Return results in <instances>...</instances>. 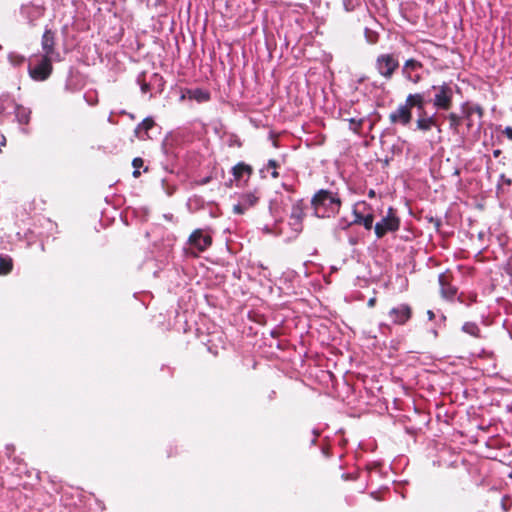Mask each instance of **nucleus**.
Listing matches in <instances>:
<instances>
[{
	"mask_svg": "<svg viewBox=\"0 0 512 512\" xmlns=\"http://www.w3.org/2000/svg\"><path fill=\"white\" fill-rule=\"evenodd\" d=\"M376 302H377V299H376L375 297H372V298H370V299L368 300L367 305H368L370 308H372V307H374V306L376 305Z\"/></svg>",
	"mask_w": 512,
	"mask_h": 512,
	"instance_id": "473e14b6",
	"label": "nucleus"
},
{
	"mask_svg": "<svg viewBox=\"0 0 512 512\" xmlns=\"http://www.w3.org/2000/svg\"><path fill=\"white\" fill-rule=\"evenodd\" d=\"M53 71L51 57L42 56L40 62L32 67H29V75L36 81H44L49 78Z\"/></svg>",
	"mask_w": 512,
	"mask_h": 512,
	"instance_id": "0eeeda50",
	"label": "nucleus"
},
{
	"mask_svg": "<svg viewBox=\"0 0 512 512\" xmlns=\"http://www.w3.org/2000/svg\"><path fill=\"white\" fill-rule=\"evenodd\" d=\"M501 153H502V152H501V150H500V149H496V150H494V151H493V156H494L495 158H498V157L501 155Z\"/></svg>",
	"mask_w": 512,
	"mask_h": 512,
	"instance_id": "72a5a7b5",
	"label": "nucleus"
},
{
	"mask_svg": "<svg viewBox=\"0 0 512 512\" xmlns=\"http://www.w3.org/2000/svg\"><path fill=\"white\" fill-rule=\"evenodd\" d=\"M389 120L392 124L407 126L412 120V111L405 103L404 105H400L394 112L390 113Z\"/></svg>",
	"mask_w": 512,
	"mask_h": 512,
	"instance_id": "9d476101",
	"label": "nucleus"
},
{
	"mask_svg": "<svg viewBox=\"0 0 512 512\" xmlns=\"http://www.w3.org/2000/svg\"><path fill=\"white\" fill-rule=\"evenodd\" d=\"M252 173H253V168L250 165L245 164L243 162L236 164L232 168V174H233L235 180H240L244 174H247L248 177H250L252 175Z\"/></svg>",
	"mask_w": 512,
	"mask_h": 512,
	"instance_id": "6ab92c4d",
	"label": "nucleus"
},
{
	"mask_svg": "<svg viewBox=\"0 0 512 512\" xmlns=\"http://www.w3.org/2000/svg\"><path fill=\"white\" fill-rule=\"evenodd\" d=\"M368 196H369L370 198L375 197V191H374V190H370V191H369V193H368Z\"/></svg>",
	"mask_w": 512,
	"mask_h": 512,
	"instance_id": "f704fd0d",
	"label": "nucleus"
},
{
	"mask_svg": "<svg viewBox=\"0 0 512 512\" xmlns=\"http://www.w3.org/2000/svg\"><path fill=\"white\" fill-rule=\"evenodd\" d=\"M350 122H351V124H356L357 125V127L354 128V131L355 132H359V130L361 129V127L363 125V120L360 119V120L356 121L355 119H351Z\"/></svg>",
	"mask_w": 512,
	"mask_h": 512,
	"instance_id": "7c9ffc66",
	"label": "nucleus"
},
{
	"mask_svg": "<svg viewBox=\"0 0 512 512\" xmlns=\"http://www.w3.org/2000/svg\"><path fill=\"white\" fill-rule=\"evenodd\" d=\"M341 205L339 195L327 189H320L311 199V206L317 217L334 216L340 211Z\"/></svg>",
	"mask_w": 512,
	"mask_h": 512,
	"instance_id": "f257e3e1",
	"label": "nucleus"
},
{
	"mask_svg": "<svg viewBox=\"0 0 512 512\" xmlns=\"http://www.w3.org/2000/svg\"><path fill=\"white\" fill-rule=\"evenodd\" d=\"M406 105L412 111L413 108H423L427 104L424 93L409 94L405 100Z\"/></svg>",
	"mask_w": 512,
	"mask_h": 512,
	"instance_id": "ddd939ff",
	"label": "nucleus"
},
{
	"mask_svg": "<svg viewBox=\"0 0 512 512\" xmlns=\"http://www.w3.org/2000/svg\"><path fill=\"white\" fill-rule=\"evenodd\" d=\"M453 279V274L450 271L441 273L438 277L440 294L442 298L448 301H452L456 297L458 292L457 287L452 284Z\"/></svg>",
	"mask_w": 512,
	"mask_h": 512,
	"instance_id": "6e6552de",
	"label": "nucleus"
},
{
	"mask_svg": "<svg viewBox=\"0 0 512 512\" xmlns=\"http://www.w3.org/2000/svg\"><path fill=\"white\" fill-rule=\"evenodd\" d=\"M462 330L465 333H467L473 337H476V338L480 337V329H479L478 325L473 322H466L463 325Z\"/></svg>",
	"mask_w": 512,
	"mask_h": 512,
	"instance_id": "5701e85b",
	"label": "nucleus"
},
{
	"mask_svg": "<svg viewBox=\"0 0 512 512\" xmlns=\"http://www.w3.org/2000/svg\"><path fill=\"white\" fill-rule=\"evenodd\" d=\"M147 88H148V85H147V84H145V85H143V86H142V90H143V91H146V89H147Z\"/></svg>",
	"mask_w": 512,
	"mask_h": 512,
	"instance_id": "4c0bfd02",
	"label": "nucleus"
},
{
	"mask_svg": "<svg viewBox=\"0 0 512 512\" xmlns=\"http://www.w3.org/2000/svg\"><path fill=\"white\" fill-rule=\"evenodd\" d=\"M445 118L449 122V129L454 134H460V126H461L462 121H463V116L462 115H458L455 112H450L449 114H447L445 116Z\"/></svg>",
	"mask_w": 512,
	"mask_h": 512,
	"instance_id": "a211bd4d",
	"label": "nucleus"
},
{
	"mask_svg": "<svg viewBox=\"0 0 512 512\" xmlns=\"http://www.w3.org/2000/svg\"><path fill=\"white\" fill-rule=\"evenodd\" d=\"M5 139L2 137L0 138V146L4 144Z\"/></svg>",
	"mask_w": 512,
	"mask_h": 512,
	"instance_id": "58836bf2",
	"label": "nucleus"
},
{
	"mask_svg": "<svg viewBox=\"0 0 512 512\" xmlns=\"http://www.w3.org/2000/svg\"><path fill=\"white\" fill-rule=\"evenodd\" d=\"M423 69L422 62L414 59L409 58L407 59L401 69L403 77L413 84H419L423 77L421 74V70Z\"/></svg>",
	"mask_w": 512,
	"mask_h": 512,
	"instance_id": "39448f33",
	"label": "nucleus"
},
{
	"mask_svg": "<svg viewBox=\"0 0 512 512\" xmlns=\"http://www.w3.org/2000/svg\"><path fill=\"white\" fill-rule=\"evenodd\" d=\"M416 110H417V118H428V117H431V115H429L428 112L426 111L425 107L419 108V109H416Z\"/></svg>",
	"mask_w": 512,
	"mask_h": 512,
	"instance_id": "c756f323",
	"label": "nucleus"
},
{
	"mask_svg": "<svg viewBox=\"0 0 512 512\" xmlns=\"http://www.w3.org/2000/svg\"><path fill=\"white\" fill-rule=\"evenodd\" d=\"M212 237L204 234L202 229H195L189 236L188 243L198 252L206 251L212 245Z\"/></svg>",
	"mask_w": 512,
	"mask_h": 512,
	"instance_id": "1a4fd4ad",
	"label": "nucleus"
},
{
	"mask_svg": "<svg viewBox=\"0 0 512 512\" xmlns=\"http://www.w3.org/2000/svg\"><path fill=\"white\" fill-rule=\"evenodd\" d=\"M290 217L298 224L302 222L305 217V204L303 200H298L293 204Z\"/></svg>",
	"mask_w": 512,
	"mask_h": 512,
	"instance_id": "dca6fc26",
	"label": "nucleus"
},
{
	"mask_svg": "<svg viewBox=\"0 0 512 512\" xmlns=\"http://www.w3.org/2000/svg\"><path fill=\"white\" fill-rule=\"evenodd\" d=\"M259 200V197L254 193H246L242 195L241 202L244 204L245 208L253 207Z\"/></svg>",
	"mask_w": 512,
	"mask_h": 512,
	"instance_id": "b1692460",
	"label": "nucleus"
},
{
	"mask_svg": "<svg viewBox=\"0 0 512 512\" xmlns=\"http://www.w3.org/2000/svg\"><path fill=\"white\" fill-rule=\"evenodd\" d=\"M428 315H429V318H430V319H433L434 314H433V312H432V311H428Z\"/></svg>",
	"mask_w": 512,
	"mask_h": 512,
	"instance_id": "e433bc0d",
	"label": "nucleus"
},
{
	"mask_svg": "<svg viewBox=\"0 0 512 512\" xmlns=\"http://www.w3.org/2000/svg\"><path fill=\"white\" fill-rule=\"evenodd\" d=\"M461 109L469 110V113L473 116L476 114L479 119H482L484 116V108L479 104H469L468 102H465L461 105Z\"/></svg>",
	"mask_w": 512,
	"mask_h": 512,
	"instance_id": "412c9836",
	"label": "nucleus"
},
{
	"mask_svg": "<svg viewBox=\"0 0 512 512\" xmlns=\"http://www.w3.org/2000/svg\"><path fill=\"white\" fill-rule=\"evenodd\" d=\"M15 117L19 124L27 125L30 122L31 118V110L22 105H16L15 107Z\"/></svg>",
	"mask_w": 512,
	"mask_h": 512,
	"instance_id": "f3484780",
	"label": "nucleus"
},
{
	"mask_svg": "<svg viewBox=\"0 0 512 512\" xmlns=\"http://www.w3.org/2000/svg\"><path fill=\"white\" fill-rule=\"evenodd\" d=\"M143 165H144V161L142 158L136 157L133 159L132 166L134 167V171H133L132 175L134 178H138L140 176L141 173H140L139 169L141 167H143Z\"/></svg>",
	"mask_w": 512,
	"mask_h": 512,
	"instance_id": "393cba45",
	"label": "nucleus"
},
{
	"mask_svg": "<svg viewBox=\"0 0 512 512\" xmlns=\"http://www.w3.org/2000/svg\"><path fill=\"white\" fill-rule=\"evenodd\" d=\"M436 126H438L436 114L428 118H417L416 120V129L422 132H428Z\"/></svg>",
	"mask_w": 512,
	"mask_h": 512,
	"instance_id": "2eb2a0df",
	"label": "nucleus"
},
{
	"mask_svg": "<svg viewBox=\"0 0 512 512\" xmlns=\"http://www.w3.org/2000/svg\"><path fill=\"white\" fill-rule=\"evenodd\" d=\"M186 95L189 99L195 100L198 103H203L210 100V93L207 90L201 88L187 89L186 94H184L182 98H184Z\"/></svg>",
	"mask_w": 512,
	"mask_h": 512,
	"instance_id": "4468645a",
	"label": "nucleus"
},
{
	"mask_svg": "<svg viewBox=\"0 0 512 512\" xmlns=\"http://www.w3.org/2000/svg\"><path fill=\"white\" fill-rule=\"evenodd\" d=\"M13 269V260L8 255L0 256V275H8Z\"/></svg>",
	"mask_w": 512,
	"mask_h": 512,
	"instance_id": "aec40b11",
	"label": "nucleus"
},
{
	"mask_svg": "<svg viewBox=\"0 0 512 512\" xmlns=\"http://www.w3.org/2000/svg\"><path fill=\"white\" fill-rule=\"evenodd\" d=\"M9 60L14 66H20L25 62V57L19 54L12 53L9 55Z\"/></svg>",
	"mask_w": 512,
	"mask_h": 512,
	"instance_id": "cd10ccee",
	"label": "nucleus"
},
{
	"mask_svg": "<svg viewBox=\"0 0 512 512\" xmlns=\"http://www.w3.org/2000/svg\"><path fill=\"white\" fill-rule=\"evenodd\" d=\"M388 316L393 324L402 326L408 323L413 317V309L409 304L402 303L392 307L388 312Z\"/></svg>",
	"mask_w": 512,
	"mask_h": 512,
	"instance_id": "423d86ee",
	"label": "nucleus"
},
{
	"mask_svg": "<svg viewBox=\"0 0 512 512\" xmlns=\"http://www.w3.org/2000/svg\"><path fill=\"white\" fill-rule=\"evenodd\" d=\"M462 297H463V294H460V295L458 296V301H459V302H461V303H464V300H463V298H462Z\"/></svg>",
	"mask_w": 512,
	"mask_h": 512,
	"instance_id": "c9c22d12",
	"label": "nucleus"
},
{
	"mask_svg": "<svg viewBox=\"0 0 512 512\" xmlns=\"http://www.w3.org/2000/svg\"><path fill=\"white\" fill-rule=\"evenodd\" d=\"M247 208H245L244 204L242 202L235 204L233 206V212L236 214H243Z\"/></svg>",
	"mask_w": 512,
	"mask_h": 512,
	"instance_id": "c85d7f7f",
	"label": "nucleus"
},
{
	"mask_svg": "<svg viewBox=\"0 0 512 512\" xmlns=\"http://www.w3.org/2000/svg\"><path fill=\"white\" fill-rule=\"evenodd\" d=\"M503 134L512 141V127L508 126L503 130Z\"/></svg>",
	"mask_w": 512,
	"mask_h": 512,
	"instance_id": "2f4dec72",
	"label": "nucleus"
},
{
	"mask_svg": "<svg viewBox=\"0 0 512 512\" xmlns=\"http://www.w3.org/2000/svg\"><path fill=\"white\" fill-rule=\"evenodd\" d=\"M353 215H354V220L350 223V225H352V224L362 225L366 230H371L373 228V222H374L373 214L369 213L367 215H363L362 213H360L356 209H354Z\"/></svg>",
	"mask_w": 512,
	"mask_h": 512,
	"instance_id": "f8f14e48",
	"label": "nucleus"
},
{
	"mask_svg": "<svg viewBox=\"0 0 512 512\" xmlns=\"http://www.w3.org/2000/svg\"><path fill=\"white\" fill-rule=\"evenodd\" d=\"M278 167H279V163L274 159H270L267 163V169H272L271 176L274 179H277L279 177V172L277 170Z\"/></svg>",
	"mask_w": 512,
	"mask_h": 512,
	"instance_id": "a878e982",
	"label": "nucleus"
},
{
	"mask_svg": "<svg viewBox=\"0 0 512 512\" xmlns=\"http://www.w3.org/2000/svg\"><path fill=\"white\" fill-rule=\"evenodd\" d=\"M399 66V60L393 53L379 54L374 63V67L378 74L387 81H390L393 78Z\"/></svg>",
	"mask_w": 512,
	"mask_h": 512,
	"instance_id": "f03ea898",
	"label": "nucleus"
},
{
	"mask_svg": "<svg viewBox=\"0 0 512 512\" xmlns=\"http://www.w3.org/2000/svg\"><path fill=\"white\" fill-rule=\"evenodd\" d=\"M43 56L51 57L55 53V33L51 29L45 30L41 39Z\"/></svg>",
	"mask_w": 512,
	"mask_h": 512,
	"instance_id": "9b49d317",
	"label": "nucleus"
},
{
	"mask_svg": "<svg viewBox=\"0 0 512 512\" xmlns=\"http://www.w3.org/2000/svg\"><path fill=\"white\" fill-rule=\"evenodd\" d=\"M400 227V218L394 208L389 207L387 214L374 226L377 238H383L389 232H396Z\"/></svg>",
	"mask_w": 512,
	"mask_h": 512,
	"instance_id": "20e7f679",
	"label": "nucleus"
},
{
	"mask_svg": "<svg viewBox=\"0 0 512 512\" xmlns=\"http://www.w3.org/2000/svg\"><path fill=\"white\" fill-rule=\"evenodd\" d=\"M462 111V116H463V120H465L466 122V128L467 130H471L472 127L474 126V122H473V116L469 113V110H465V109H461Z\"/></svg>",
	"mask_w": 512,
	"mask_h": 512,
	"instance_id": "bb28decb",
	"label": "nucleus"
},
{
	"mask_svg": "<svg viewBox=\"0 0 512 512\" xmlns=\"http://www.w3.org/2000/svg\"><path fill=\"white\" fill-rule=\"evenodd\" d=\"M155 125V122L154 120L151 118V117H147L145 118L141 123L138 124V126L136 127L135 129V134L137 137H141L140 136V133L142 130H144L145 132H147L148 130H150L151 128H153Z\"/></svg>",
	"mask_w": 512,
	"mask_h": 512,
	"instance_id": "4be33fe9",
	"label": "nucleus"
},
{
	"mask_svg": "<svg viewBox=\"0 0 512 512\" xmlns=\"http://www.w3.org/2000/svg\"><path fill=\"white\" fill-rule=\"evenodd\" d=\"M435 91L432 100L433 106L436 110L449 111L453 106V89L452 87L443 82L441 85L432 86Z\"/></svg>",
	"mask_w": 512,
	"mask_h": 512,
	"instance_id": "7ed1b4c3",
	"label": "nucleus"
}]
</instances>
